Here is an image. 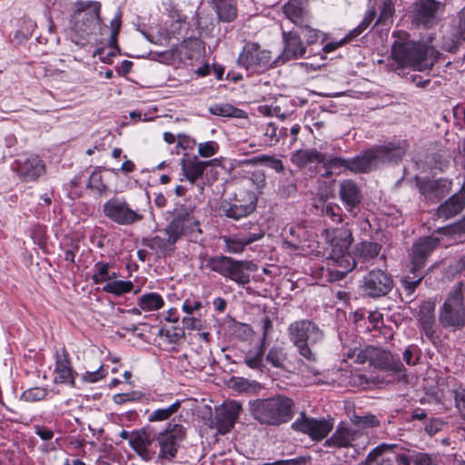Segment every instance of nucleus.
<instances>
[{
  "label": "nucleus",
  "mask_w": 465,
  "mask_h": 465,
  "mask_svg": "<svg viewBox=\"0 0 465 465\" xmlns=\"http://www.w3.org/2000/svg\"><path fill=\"white\" fill-rule=\"evenodd\" d=\"M14 169L24 182L36 180L45 172V165L36 155H20Z\"/></svg>",
  "instance_id": "obj_16"
},
{
  "label": "nucleus",
  "mask_w": 465,
  "mask_h": 465,
  "mask_svg": "<svg viewBox=\"0 0 465 465\" xmlns=\"http://www.w3.org/2000/svg\"><path fill=\"white\" fill-rule=\"evenodd\" d=\"M105 376V371L103 367H100L94 371H86L83 375V380L87 382H96Z\"/></svg>",
  "instance_id": "obj_63"
},
{
  "label": "nucleus",
  "mask_w": 465,
  "mask_h": 465,
  "mask_svg": "<svg viewBox=\"0 0 465 465\" xmlns=\"http://www.w3.org/2000/svg\"><path fill=\"white\" fill-rule=\"evenodd\" d=\"M203 308V303L199 299L187 298L182 305V310L188 315L199 312Z\"/></svg>",
  "instance_id": "obj_56"
},
{
  "label": "nucleus",
  "mask_w": 465,
  "mask_h": 465,
  "mask_svg": "<svg viewBox=\"0 0 465 465\" xmlns=\"http://www.w3.org/2000/svg\"><path fill=\"white\" fill-rule=\"evenodd\" d=\"M375 148L348 159V170L352 173H368L376 167L378 160Z\"/></svg>",
  "instance_id": "obj_30"
},
{
  "label": "nucleus",
  "mask_w": 465,
  "mask_h": 465,
  "mask_svg": "<svg viewBox=\"0 0 465 465\" xmlns=\"http://www.w3.org/2000/svg\"><path fill=\"white\" fill-rule=\"evenodd\" d=\"M287 331L299 354L310 361H315L316 352L312 347L323 341V331L312 321L303 319L291 323Z\"/></svg>",
  "instance_id": "obj_4"
},
{
  "label": "nucleus",
  "mask_w": 465,
  "mask_h": 465,
  "mask_svg": "<svg viewBox=\"0 0 465 465\" xmlns=\"http://www.w3.org/2000/svg\"><path fill=\"white\" fill-rule=\"evenodd\" d=\"M259 132L262 134L263 143L267 146L275 145L282 135H286V129L278 131L276 124L272 122L260 125Z\"/></svg>",
  "instance_id": "obj_35"
},
{
  "label": "nucleus",
  "mask_w": 465,
  "mask_h": 465,
  "mask_svg": "<svg viewBox=\"0 0 465 465\" xmlns=\"http://www.w3.org/2000/svg\"><path fill=\"white\" fill-rule=\"evenodd\" d=\"M285 43L284 50L281 55L283 62L302 57L306 53V48L302 43L300 35L294 32H283Z\"/></svg>",
  "instance_id": "obj_27"
},
{
  "label": "nucleus",
  "mask_w": 465,
  "mask_h": 465,
  "mask_svg": "<svg viewBox=\"0 0 465 465\" xmlns=\"http://www.w3.org/2000/svg\"><path fill=\"white\" fill-rule=\"evenodd\" d=\"M351 420L355 426L361 427L362 429L374 428L380 425L379 419L372 414L364 416L353 415L351 418Z\"/></svg>",
  "instance_id": "obj_47"
},
{
  "label": "nucleus",
  "mask_w": 465,
  "mask_h": 465,
  "mask_svg": "<svg viewBox=\"0 0 465 465\" xmlns=\"http://www.w3.org/2000/svg\"><path fill=\"white\" fill-rule=\"evenodd\" d=\"M461 41H465V10L460 12L457 29L452 34L451 44L450 45L445 44L444 48L449 52H454L457 45Z\"/></svg>",
  "instance_id": "obj_43"
},
{
  "label": "nucleus",
  "mask_w": 465,
  "mask_h": 465,
  "mask_svg": "<svg viewBox=\"0 0 465 465\" xmlns=\"http://www.w3.org/2000/svg\"><path fill=\"white\" fill-rule=\"evenodd\" d=\"M357 361L364 363L369 361L371 365L377 369L391 371L395 373L401 372L404 366L399 357L391 351L373 346H367L357 355Z\"/></svg>",
  "instance_id": "obj_10"
},
{
  "label": "nucleus",
  "mask_w": 465,
  "mask_h": 465,
  "mask_svg": "<svg viewBox=\"0 0 465 465\" xmlns=\"http://www.w3.org/2000/svg\"><path fill=\"white\" fill-rule=\"evenodd\" d=\"M173 220L166 225L172 230L174 237L179 240L182 236L196 241L202 233L200 223L193 216V209L184 205H177L173 211Z\"/></svg>",
  "instance_id": "obj_8"
},
{
  "label": "nucleus",
  "mask_w": 465,
  "mask_h": 465,
  "mask_svg": "<svg viewBox=\"0 0 465 465\" xmlns=\"http://www.w3.org/2000/svg\"><path fill=\"white\" fill-rule=\"evenodd\" d=\"M54 373L55 382L74 384V372L72 369L68 355L65 352L57 355Z\"/></svg>",
  "instance_id": "obj_31"
},
{
  "label": "nucleus",
  "mask_w": 465,
  "mask_h": 465,
  "mask_svg": "<svg viewBox=\"0 0 465 465\" xmlns=\"http://www.w3.org/2000/svg\"><path fill=\"white\" fill-rule=\"evenodd\" d=\"M113 267V263L97 262L94 265V272L92 280L94 283H102L106 281L114 280L118 277V274L114 272H110Z\"/></svg>",
  "instance_id": "obj_37"
},
{
  "label": "nucleus",
  "mask_w": 465,
  "mask_h": 465,
  "mask_svg": "<svg viewBox=\"0 0 465 465\" xmlns=\"http://www.w3.org/2000/svg\"><path fill=\"white\" fill-rule=\"evenodd\" d=\"M47 391L45 389L35 387L25 391L21 395V399L25 401L34 402L45 399Z\"/></svg>",
  "instance_id": "obj_51"
},
{
  "label": "nucleus",
  "mask_w": 465,
  "mask_h": 465,
  "mask_svg": "<svg viewBox=\"0 0 465 465\" xmlns=\"http://www.w3.org/2000/svg\"><path fill=\"white\" fill-rule=\"evenodd\" d=\"M181 407V401H175L173 403L166 408H160L153 411L148 416V420L151 422L163 421L168 420L172 415L176 413Z\"/></svg>",
  "instance_id": "obj_41"
},
{
  "label": "nucleus",
  "mask_w": 465,
  "mask_h": 465,
  "mask_svg": "<svg viewBox=\"0 0 465 465\" xmlns=\"http://www.w3.org/2000/svg\"><path fill=\"white\" fill-rule=\"evenodd\" d=\"M216 160L200 161L196 156L189 159H182L181 166L185 178L193 184L200 178L205 169L212 165Z\"/></svg>",
  "instance_id": "obj_29"
},
{
  "label": "nucleus",
  "mask_w": 465,
  "mask_h": 465,
  "mask_svg": "<svg viewBox=\"0 0 465 465\" xmlns=\"http://www.w3.org/2000/svg\"><path fill=\"white\" fill-rule=\"evenodd\" d=\"M454 399L456 402V406L458 409H460L461 411H463L465 416V389L463 388H458L454 391Z\"/></svg>",
  "instance_id": "obj_64"
},
{
  "label": "nucleus",
  "mask_w": 465,
  "mask_h": 465,
  "mask_svg": "<svg viewBox=\"0 0 465 465\" xmlns=\"http://www.w3.org/2000/svg\"><path fill=\"white\" fill-rule=\"evenodd\" d=\"M294 402L291 398L277 395L250 402L252 417L261 424L279 426L292 419Z\"/></svg>",
  "instance_id": "obj_3"
},
{
  "label": "nucleus",
  "mask_w": 465,
  "mask_h": 465,
  "mask_svg": "<svg viewBox=\"0 0 465 465\" xmlns=\"http://www.w3.org/2000/svg\"><path fill=\"white\" fill-rule=\"evenodd\" d=\"M297 190L295 181L292 177L285 178L282 182L281 191L283 195L290 196L292 195Z\"/></svg>",
  "instance_id": "obj_61"
},
{
  "label": "nucleus",
  "mask_w": 465,
  "mask_h": 465,
  "mask_svg": "<svg viewBox=\"0 0 465 465\" xmlns=\"http://www.w3.org/2000/svg\"><path fill=\"white\" fill-rule=\"evenodd\" d=\"M393 287L392 277L382 270H372L363 278L362 291L370 297L378 298L388 294Z\"/></svg>",
  "instance_id": "obj_14"
},
{
  "label": "nucleus",
  "mask_w": 465,
  "mask_h": 465,
  "mask_svg": "<svg viewBox=\"0 0 465 465\" xmlns=\"http://www.w3.org/2000/svg\"><path fill=\"white\" fill-rule=\"evenodd\" d=\"M112 37H111V47H113L115 51H118V46L116 45V36L118 35L120 26H121V16L120 14L117 15L112 21Z\"/></svg>",
  "instance_id": "obj_60"
},
{
  "label": "nucleus",
  "mask_w": 465,
  "mask_h": 465,
  "mask_svg": "<svg viewBox=\"0 0 465 465\" xmlns=\"http://www.w3.org/2000/svg\"><path fill=\"white\" fill-rule=\"evenodd\" d=\"M439 55L434 47L409 40L404 32L401 33L391 48V57L399 66H410L418 71L431 69Z\"/></svg>",
  "instance_id": "obj_1"
},
{
  "label": "nucleus",
  "mask_w": 465,
  "mask_h": 465,
  "mask_svg": "<svg viewBox=\"0 0 465 465\" xmlns=\"http://www.w3.org/2000/svg\"><path fill=\"white\" fill-rule=\"evenodd\" d=\"M435 304L430 301H425L420 305L419 322L425 335L432 340L435 336Z\"/></svg>",
  "instance_id": "obj_28"
},
{
  "label": "nucleus",
  "mask_w": 465,
  "mask_h": 465,
  "mask_svg": "<svg viewBox=\"0 0 465 465\" xmlns=\"http://www.w3.org/2000/svg\"><path fill=\"white\" fill-rule=\"evenodd\" d=\"M325 233L326 240L331 246L328 256V264L337 267L330 270V281H340L356 265L355 260L349 252V248L353 241L351 232L348 228L342 227L328 229Z\"/></svg>",
  "instance_id": "obj_2"
},
{
  "label": "nucleus",
  "mask_w": 465,
  "mask_h": 465,
  "mask_svg": "<svg viewBox=\"0 0 465 465\" xmlns=\"http://www.w3.org/2000/svg\"><path fill=\"white\" fill-rule=\"evenodd\" d=\"M410 144L407 140H393L375 148L378 163H398L402 160Z\"/></svg>",
  "instance_id": "obj_19"
},
{
  "label": "nucleus",
  "mask_w": 465,
  "mask_h": 465,
  "mask_svg": "<svg viewBox=\"0 0 465 465\" xmlns=\"http://www.w3.org/2000/svg\"><path fill=\"white\" fill-rule=\"evenodd\" d=\"M339 196L346 210L356 216L362 200V193L357 183L351 179L341 181L339 185Z\"/></svg>",
  "instance_id": "obj_18"
},
{
  "label": "nucleus",
  "mask_w": 465,
  "mask_h": 465,
  "mask_svg": "<svg viewBox=\"0 0 465 465\" xmlns=\"http://www.w3.org/2000/svg\"><path fill=\"white\" fill-rule=\"evenodd\" d=\"M164 236L155 235L150 239H144L143 244L163 256H170L175 251V244L178 240L174 233L166 227L163 229Z\"/></svg>",
  "instance_id": "obj_22"
},
{
  "label": "nucleus",
  "mask_w": 465,
  "mask_h": 465,
  "mask_svg": "<svg viewBox=\"0 0 465 465\" xmlns=\"http://www.w3.org/2000/svg\"><path fill=\"white\" fill-rule=\"evenodd\" d=\"M159 334L166 337L172 343H178L185 336L183 328L180 327H163L160 329Z\"/></svg>",
  "instance_id": "obj_49"
},
{
  "label": "nucleus",
  "mask_w": 465,
  "mask_h": 465,
  "mask_svg": "<svg viewBox=\"0 0 465 465\" xmlns=\"http://www.w3.org/2000/svg\"><path fill=\"white\" fill-rule=\"evenodd\" d=\"M419 349L415 345L408 346L403 351V360L408 365H415L418 357L414 359V355L418 352Z\"/></svg>",
  "instance_id": "obj_62"
},
{
  "label": "nucleus",
  "mask_w": 465,
  "mask_h": 465,
  "mask_svg": "<svg viewBox=\"0 0 465 465\" xmlns=\"http://www.w3.org/2000/svg\"><path fill=\"white\" fill-rule=\"evenodd\" d=\"M444 5L436 0H420L415 13V22L425 28H430L438 20Z\"/></svg>",
  "instance_id": "obj_20"
},
{
  "label": "nucleus",
  "mask_w": 465,
  "mask_h": 465,
  "mask_svg": "<svg viewBox=\"0 0 465 465\" xmlns=\"http://www.w3.org/2000/svg\"><path fill=\"white\" fill-rule=\"evenodd\" d=\"M323 161V153L315 149L298 150L292 155V162L300 168H304L312 163H321Z\"/></svg>",
  "instance_id": "obj_34"
},
{
  "label": "nucleus",
  "mask_w": 465,
  "mask_h": 465,
  "mask_svg": "<svg viewBox=\"0 0 465 465\" xmlns=\"http://www.w3.org/2000/svg\"><path fill=\"white\" fill-rule=\"evenodd\" d=\"M101 5L99 2H78L72 16V41L84 46L94 33L100 22Z\"/></svg>",
  "instance_id": "obj_5"
},
{
  "label": "nucleus",
  "mask_w": 465,
  "mask_h": 465,
  "mask_svg": "<svg viewBox=\"0 0 465 465\" xmlns=\"http://www.w3.org/2000/svg\"><path fill=\"white\" fill-rule=\"evenodd\" d=\"M104 215L119 225H131L143 219L138 209H133L123 198L114 197L103 206Z\"/></svg>",
  "instance_id": "obj_11"
},
{
  "label": "nucleus",
  "mask_w": 465,
  "mask_h": 465,
  "mask_svg": "<svg viewBox=\"0 0 465 465\" xmlns=\"http://www.w3.org/2000/svg\"><path fill=\"white\" fill-rule=\"evenodd\" d=\"M241 409L239 403L232 401L217 411L216 426L219 433L226 434L231 430L239 416Z\"/></svg>",
  "instance_id": "obj_24"
},
{
  "label": "nucleus",
  "mask_w": 465,
  "mask_h": 465,
  "mask_svg": "<svg viewBox=\"0 0 465 465\" xmlns=\"http://www.w3.org/2000/svg\"><path fill=\"white\" fill-rule=\"evenodd\" d=\"M463 283L459 282L450 292L440 311V322L443 327L461 328L465 323Z\"/></svg>",
  "instance_id": "obj_7"
},
{
  "label": "nucleus",
  "mask_w": 465,
  "mask_h": 465,
  "mask_svg": "<svg viewBox=\"0 0 465 465\" xmlns=\"http://www.w3.org/2000/svg\"><path fill=\"white\" fill-rule=\"evenodd\" d=\"M440 240L433 235L420 239L413 244L411 252V273L423 268L428 256L437 247Z\"/></svg>",
  "instance_id": "obj_17"
},
{
  "label": "nucleus",
  "mask_w": 465,
  "mask_h": 465,
  "mask_svg": "<svg viewBox=\"0 0 465 465\" xmlns=\"http://www.w3.org/2000/svg\"><path fill=\"white\" fill-rule=\"evenodd\" d=\"M394 8L391 0H384L377 24H383L391 17Z\"/></svg>",
  "instance_id": "obj_58"
},
{
  "label": "nucleus",
  "mask_w": 465,
  "mask_h": 465,
  "mask_svg": "<svg viewBox=\"0 0 465 465\" xmlns=\"http://www.w3.org/2000/svg\"><path fill=\"white\" fill-rule=\"evenodd\" d=\"M411 458L413 465H437L432 457L425 452L412 450Z\"/></svg>",
  "instance_id": "obj_55"
},
{
  "label": "nucleus",
  "mask_w": 465,
  "mask_h": 465,
  "mask_svg": "<svg viewBox=\"0 0 465 465\" xmlns=\"http://www.w3.org/2000/svg\"><path fill=\"white\" fill-rule=\"evenodd\" d=\"M300 28L301 35H302L305 37L308 45H312L315 42H317L320 35V32L314 28H312L309 25V22L304 23L303 26H300Z\"/></svg>",
  "instance_id": "obj_57"
},
{
  "label": "nucleus",
  "mask_w": 465,
  "mask_h": 465,
  "mask_svg": "<svg viewBox=\"0 0 465 465\" xmlns=\"http://www.w3.org/2000/svg\"><path fill=\"white\" fill-rule=\"evenodd\" d=\"M209 112L221 117L246 118L247 114L230 104H215L209 107Z\"/></svg>",
  "instance_id": "obj_38"
},
{
  "label": "nucleus",
  "mask_w": 465,
  "mask_h": 465,
  "mask_svg": "<svg viewBox=\"0 0 465 465\" xmlns=\"http://www.w3.org/2000/svg\"><path fill=\"white\" fill-rule=\"evenodd\" d=\"M185 437L186 429L182 424L169 422L155 437L160 448L158 458L168 460L173 459Z\"/></svg>",
  "instance_id": "obj_9"
},
{
  "label": "nucleus",
  "mask_w": 465,
  "mask_h": 465,
  "mask_svg": "<svg viewBox=\"0 0 465 465\" xmlns=\"http://www.w3.org/2000/svg\"><path fill=\"white\" fill-rule=\"evenodd\" d=\"M219 150V144L214 141L200 143L198 144V153L202 157H211Z\"/></svg>",
  "instance_id": "obj_54"
},
{
  "label": "nucleus",
  "mask_w": 465,
  "mask_h": 465,
  "mask_svg": "<svg viewBox=\"0 0 465 465\" xmlns=\"http://www.w3.org/2000/svg\"><path fill=\"white\" fill-rule=\"evenodd\" d=\"M263 237V232L248 233L244 236L239 234H232L223 236V242L225 245V251L230 253L239 254L244 252L246 246L261 240Z\"/></svg>",
  "instance_id": "obj_26"
},
{
  "label": "nucleus",
  "mask_w": 465,
  "mask_h": 465,
  "mask_svg": "<svg viewBox=\"0 0 465 465\" xmlns=\"http://www.w3.org/2000/svg\"><path fill=\"white\" fill-rule=\"evenodd\" d=\"M322 213L331 218L334 223L342 222V210L334 203H324L322 209Z\"/></svg>",
  "instance_id": "obj_48"
},
{
  "label": "nucleus",
  "mask_w": 465,
  "mask_h": 465,
  "mask_svg": "<svg viewBox=\"0 0 465 465\" xmlns=\"http://www.w3.org/2000/svg\"><path fill=\"white\" fill-rule=\"evenodd\" d=\"M364 435L363 431L339 425L333 434L326 440L325 446L333 448L354 447V442Z\"/></svg>",
  "instance_id": "obj_21"
},
{
  "label": "nucleus",
  "mask_w": 465,
  "mask_h": 465,
  "mask_svg": "<svg viewBox=\"0 0 465 465\" xmlns=\"http://www.w3.org/2000/svg\"><path fill=\"white\" fill-rule=\"evenodd\" d=\"M286 359L284 349L280 346H272L266 355V361L275 368H283Z\"/></svg>",
  "instance_id": "obj_45"
},
{
  "label": "nucleus",
  "mask_w": 465,
  "mask_h": 465,
  "mask_svg": "<svg viewBox=\"0 0 465 465\" xmlns=\"http://www.w3.org/2000/svg\"><path fill=\"white\" fill-rule=\"evenodd\" d=\"M218 19L223 23L232 22L237 16L235 0H212Z\"/></svg>",
  "instance_id": "obj_33"
},
{
  "label": "nucleus",
  "mask_w": 465,
  "mask_h": 465,
  "mask_svg": "<svg viewBox=\"0 0 465 465\" xmlns=\"http://www.w3.org/2000/svg\"><path fill=\"white\" fill-rule=\"evenodd\" d=\"M138 306L145 312L157 311L164 306L163 297L157 292L144 293L138 299Z\"/></svg>",
  "instance_id": "obj_39"
},
{
  "label": "nucleus",
  "mask_w": 465,
  "mask_h": 465,
  "mask_svg": "<svg viewBox=\"0 0 465 465\" xmlns=\"http://www.w3.org/2000/svg\"><path fill=\"white\" fill-rule=\"evenodd\" d=\"M153 440L145 430H133L130 446L135 453L143 460H152L156 451L152 448Z\"/></svg>",
  "instance_id": "obj_23"
},
{
  "label": "nucleus",
  "mask_w": 465,
  "mask_h": 465,
  "mask_svg": "<svg viewBox=\"0 0 465 465\" xmlns=\"http://www.w3.org/2000/svg\"><path fill=\"white\" fill-rule=\"evenodd\" d=\"M465 207V186L437 208V216L445 220L458 215Z\"/></svg>",
  "instance_id": "obj_25"
},
{
  "label": "nucleus",
  "mask_w": 465,
  "mask_h": 465,
  "mask_svg": "<svg viewBox=\"0 0 465 465\" xmlns=\"http://www.w3.org/2000/svg\"><path fill=\"white\" fill-rule=\"evenodd\" d=\"M257 198L248 194L245 199L234 198L232 202L223 201L220 205L221 216L239 221L249 216L256 209Z\"/></svg>",
  "instance_id": "obj_15"
},
{
  "label": "nucleus",
  "mask_w": 465,
  "mask_h": 465,
  "mask_svg": "<svg viewBox=\"0 0 465 465\" xmlns=\"http://www.w3.org/2000/svg\"><path fill=\"white\" fill-rule=\"evenodd\" d=\"M381 250V246L379 243L364 241L356 245L355 254L358 259L370 262L379 255Z\"/></svg>",
  "instance_id": "obj_36"
},
{
  "label": "nucleus",
  "mask_w": 465,
  "mask_h": 465,
  "mask_svg": "<svg viewBox=\"0 0 465 465\" xmlns=\"http://www.w3.org/2000/svg\"><path fill=\"white\" fill-rule=\"evenodd\" d=\"M396 444H387L381 443L379 446L375 447L366 457L365 460L362 462V465H371L380 456H381L384 452L388 450H391L396 448Z\"/></svg>",
  "instance_id": "obj_50"
},
{
  "label": "nucleus",
  "mask_w": 465,
  "mask_h": 465,
  "mask_svg": "<svg viewBox=\"0 0 465 465\" xmlns=\"http://www.w3.org/2000/svg\"><path fill=\"white\" fill-rule=\"evenodd\" d=\"M204 261L206 269L217 272L239 285L248 284L251 281L249 272H253L257 269L252 262L235 260L225 255L208 256Z\"/></svg>",
  "instance_id": "obj_6"
},
{
  "label": "nucleus",
  "mask_w": 465,
  "mask_h": 465,
  "mask_svg": "<svg viewBox=\"0 0 465 465\" xmlns=\"http://www.w3.org/2000/svg\"><path fill=\"white\" fill-rule=\"evenodd\" d=\"M375 16L376 12L374 9L368 10L361 23L356 28L350 32V35L354 37L360 35L370 25V24L373 21Z\"/></svg>",
  "instance_id": "obj_53"
},
{
  "label": "nucleus",
  "mask_w": 465,
  "mask_h": 465,
  "mask_svg": "<svg viewBox=\"0 0 465 465\" xmlns=\"http://www.w3.org/2000/svg\"><path fill=\"white\" fill-rule=\"evenodd\" d=\"M321 163L326 169V176L336 171L341 173L342 170H348V159L327 156L325 153H323V161Z\"/></svg>",
  "instance_id": "obj_40"
},
{
  "label": "nucleus",
  "mask_w": 465,
  "mask_h": 465,
  "mask_svg": "<svg viewBox=\"0 0 465 465\" xmlns=\"http://www.w3.org/2000/svg\"><path fill=\"white\" fill-rule=\"evenodd\" d=\"M416 273L417 272L413 273V277L408 275L401 280L402 287L407 292V295L409 296H411L413 294L414 291L423 279L422 275Z\"/></svg>",
  "instance_id": "obj_52"
},
{
  "label": "nucleus",
  "mask_w": 465,
  "mask_h": 465,
  "mask_svg": "<svg viewBox=\"0 0 465 465\" xmlns=\"http://www.w3.org/2000/svg\"><path fill=\"white\" fill-rule=\"evenodd\" d=\"M264 355V345L260 344L257 351H249L245 353L243 361L252 370H262L263 367L262 360Z\"/></svg>",
  "instance_id": "obj_44"
},
{
  "label": "nucleus",
  "mask_w": 465,
  "mask_h": 465,
  "mask_svg": "<svg viewBox=\"0 0 465 465\" xmlns=\"http://www.w3.org/2000/svg\"><path fill=\"white\" fill-rule=\"evenodd\" d=\"M231 387L239 392H252L259 388L258 382L244 378H232L230 381Z\"/></svg>",
  "instance_id": "obj_46"
},
{
  "label": "nucleus",
  "mask_w": 465,
  "mask_h": 465,
  "mask_svg": "<svg viewBox=\"0 0 465 465\" xmlns=\"http://www.w3.org/2000/svg\"><path fill=\"white\" fill-rule=\"evenodd\" d=\"M292 428L299 432L306 434L314 441H320L333 429L331 419H315L306 416L303 412L292 424Z\"/></svg>",
  "instance_id": "obj_13"
},
{
  "label": "nucleus",
  "mask_w": 465,
  "mask_h": 465,
  "mask_svg": "<svg viewBox=\"0 0 465 465\" xmlns=\"http://www.w3.org/2000/svg\"><path fill=\"white\" fill-rule=\"evenodd\" d=\"M250 180L259 192H261L266 184L265 174L260 170L252 173Z\"/></svg>",
  "instance_id": "obj_59"
},
{
  "label": "nucleus",
  "mask_w": 465,
  "mask_h": 465,
  "mask_svg": "<svg viewBox=\"0 0 465 465\" xmlns=\"http://www.w3.org/2000/svg\"><path fill=\"white\" fill-rule=\"evenodd\" d=\"M133 287L134 284L131 281H116L114 279L109 281L103 287V291L108 293H113L114 295L120 296L124 293L130 292Z\"/></svg>",
  "instance_id": "obj_42"
},
{
  "label": "nucleus",
  "mask_w": 465,
  "mask_h": 465,
  "mask_svg": "<svg viewBox=\"0 0 465 465\" xmlns=\"http://www.w3.org/2000/svg\"><path fill=\"white\" fill-rule=\"evenodd\" d=\"M272 60L271 52L254 42L245 43L238 57V64L251 73L267 69Z\"/></svg>",
  "instance_id": "obj_12"
},
{
  "label": "nucleus",
  "mask_w": 465,
  "mask_h": 465,
  "mask_svg": "<svg viewBox=\"0 0 465 465\" xmlns=\"http://www.w3.org/2000/svg\"><path fill=\"white\" fill-rule=\"evenodd\" d=\"M282 10L287 19L299 27L309 22L308 14L301 0H290L283 5Z\"/></svg>",
  "instance_id": "obj_32"
}]
</instances>
